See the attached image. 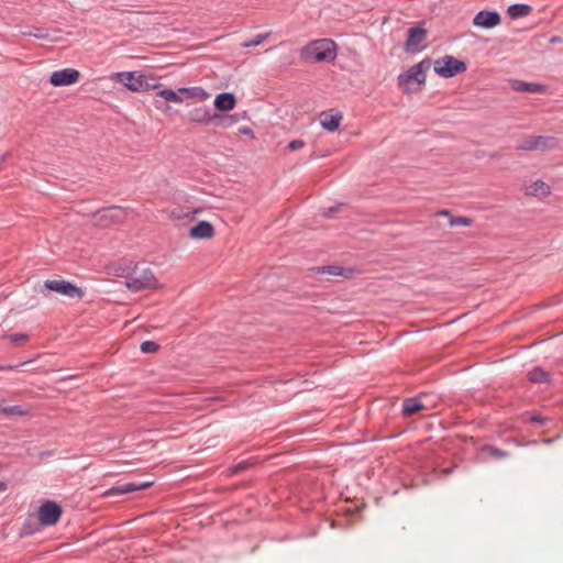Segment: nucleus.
Segmentation results:
<instances>
[{"instance_id":"nucleus-1","label":"nucleus","mask_w":563,"mask_h":563,"mask_svg":"<svg viewBox=\"0 0 563 563\" xmlns=\"http://www.w3.org/2000/svg\"><path fill=\"white\" fill-rule=\"evenodd\" d=\"M431 66V59L426 58L418 64L409 67L406 71L398 75V86L406 93L420 91L426 85V73Z\"/></svg>"},{"instance_id":"nucleus-2","label":"nucleus","mask_w":563,"mask_h":563,"mask_svg":"<svg viewBox=\"0 0 563 563\" xmlns=\"http://www.w3.org/2000/svg\"><path fill=\"white\" fill-rule=\"evenodd\" d=\"M300 57L306 62H331L336 57V44L330 38L316 40L301 48Z\"/></svg>"},{"instance_id":"nucleus-3","label":"nucleus","mask_w":563,"mask_h":563,"mask_svg":"<svg viewBox=\"0 0 563 563\" xmlns=\"http://www.w3.org/2000/svg\"><path fill=\"white\" fill-rule=\"evenodd\" d=\"M125 286L133 292L156 289L159 284L150 267H139L137 265L125 276Z\"/></svg>"},{"instance_id":"nucleus-4","label":"nucleus","mask_w":563,"mask_h":563,"mask_svg":"<svg viewBox=\"0 0 563 563\" xmlns=\"http://www.w3.org/2000/svg\"><path fill=\"white\" fill-rule=\"evenodd\" d=\"M189 119L196 123H212L218 128H229L236 122L233 115L218 114L208 107H199L189 113Z\"/></svg>"},{"instance_id":"nucleus-5","label":"nucleus","mask_w":563,"mask_h":563,"mask_svg":"<svg viewBox=\"0 0 563 563\" xmlns=\"http://www.w3.org/2000/svg\"><path fill=\"white\" fill-rule=\"evenodd\" d=\"M434 73L442 78H452L467 69L464 60L457 59L452 55H445L433 63Z\"/></svg>"},{"instance_id":"nucleus-6","label":"nucleus","mask_w":563,"mask_h":563,"mask_svg":"<svg viewBox=\"0 0 563 563\" xmlns=\"http://www.w3.org/2000/svg\"><path fill=\"white\" fill-rule=\"evenodd\" d=\"M428 33L422 25H415L408 29L407 40L404 49L408 54H417L422 52L427 45L424 44Z\"/></svg>"},{"instance_id":"nucleus-7","label":"nucleus","mask_w":563,"mask_h":563,"mask_svg":"<svg viewBox=\"0 0 563 563\" xmlns=\"http://www.w3.org/2000/svg\"><path fill=\"white\" fill-rule=\"evenodd\" d=\"M44 286L49 291H55L69 298H82L84 296L81 288L64 279H47Z\"/></svg>"},{"instance_id":"nucleus-8","label":"nucleus","mask_w":563,"mask_h":563,"mask_svg":"<svg viewBox=\"0 0 563 563\" xmlns=\"http://www.w3.org/2000/svg\"><path fill=\"white\" fill-rule=\"evenodd\" d=\"M60 516L62 507L53 500H45L38 508V519L44 527L54 526Z\"/></svg>"},{"instance_id":"nucleus-9","label":"nucleus","mask_w":563,"mask_h":563,"mask_svg":"<svg viewBox=\"0 0 563 563\" xmlns=\"http://www.w3.org/2000/svg\"><path fill=\"white\" fill-rule=\"evenodd\" d=\"M119 75L124 78L123 84L131 91L142 92L155 87L147 81L143 74L137 71H126Z\"/></svg>"},{"instance_id":"nucleus-10","label":"nucleus","mask_w":563,"mask_h":563,"mask_svg":"<svg viewBox=\"0 0 563 563\" xmlns=\"http://www.w3.org/2000/svg\"><path fill=\"white\" fill-rule=\"evenodd\" d=\"M124 217V209L118 206L100 209L93 214L96 222L102 225L120 222Z\"/></svg>"},{"instance_id":"nucleus-11","label":"nucleus","mask_w":563,"mask_h":563,"mask_svg":"<svg viewBox=\"0 0 563 563\" xmlns=\"http://www.w3.org/2000/svg\"><path fill=\"white\" fill-rule=\"evenodd\" d=\"M79 71L74 68H64L54 71L49 77V82L54 87L69 86L77 82Z\"/></svg>"},{"instance_id":"nucleus-12","label":"nucleus","mask_w":563,"mask_h":563,"mask_svg":"<svg viewBox=\"0 0 563 563\" xmlns=\"http://www.w3.org/2000/svg\"><path fill=\"white\" fill-rule=\"evenodd\" d=\"M501 22L500 14L497 11L482 10L476 13L473 24L483 29H492Z\"/></svg>"},{"instance_id":"nucleus-13","label":"nucleus","mask_w":563,"mask_h":563,"mask_svg":"<svg viewBox=\"0 0 563 563\" xmlns=\"http://www.w3.org/2000/svg\"><path fill=\"white\" fill-rule=\"evenodd\" d=\"M151 485H152L151 482H145V483H141V484H136V483L118 484V485H114V486L110 487L109 489H107L103 493V496L109 497V496L130 494V493H133L136 490L147 488Z\"/></svg>"},{"instance_id":"nucleus-14","label":"nucleus","mask_w":563,"mask_h":563,"mask_svg":"<svg viewBox=\"0 0 563 563\" xmlns=\"http://www.w3.org/2000/svg\"><path fill=\"white\" fill-rule=\"evenodd\" d=\"M157 96L161 97L163 100H155V107L158 110H162L163 112H167V110L169 109L166 101L175 103H181L184 101L183 97L179 93L169 88L158 90Z\"/></svg>"},{"instance_id":"nucleus-15","label":"nucleus","mask_w":563,"mask_h":563,"mask_svg":"<svg viewBox=\"0 0 563 563\" xmlns=\"http://www.w3.org/2000/svg\"><path fill=\"white\" fill-rule=\"evenodd\" d=\"M523 189L527 196L544 198L550 195V186L541 179H537L529 185H525Z\"/></svg>"},{"instance_id":"nucleus-16","label":"nucleus","mask_w":563,"mask_h":563,"mask_svg":"<svg viewBox=\"0 0 563 563\" xmlns=\"http://www.w3.org/2000/svg\"><path fill=\"white\" fill-rule=\"evenodd\" d=\"M189 233L194 239H209L213 236L214 229L210 222L202 220L194 225Z\"/></svg>"},{"instance_id":"nucleus-17","label":"nucleus","mask_w":563,"mask_h":563,"mask_svg":"<svg viewBox=\"0 0 563 563\" xmlns=\"http://www.w3.org/2000/svg\"><path fill=\"white\" fill-rule=\"evenodd\" d=\"M511 88L518 92H529V93H542L545 91V86L537 82H528L523 80H514L511 84Z\"/></svg>"},{"instance_id":"nucleus-18","label":"nucleus","mask_w":563,"mask_h":563,"mask_svg":"<svg viewBox=\"0 0 563 563\" xmlns=\"http://www.w3.org/2000/svg\"><path fill=\"white\" fill-rule=\"evenodd\" d=\"M214 107L220 111H229L235 107L236 100L232 92H221L214 98Z\"/></svg>"},{"instance_id":"nucleus-19","label":"nucleus","mask_w":563,"mask_h":563,"mask_svg":"<svg viewBox=\"0 0 563 563\" xmlns=\"http://www.w3.org/2000/svg\"><path fill=\"white\" fill-rule=\"evenodd\" d=\"M342 121V114L336 112L334 114L323 113L320 119L321 126L329 132H334L339 129Z\"/></svg>"},{"instance_id":"nucleus-20","label":"nucleus","mask_w":563,"mask_h":563,"mask_svg":"<svg viewBox=\"0 0 563 563\" xmlns=\"http://www.w3.org/2000/svg\"><path fill=\"white\" fill-rule=\"evenodd\" d=\"M316 272L318 274H329L332 276H344V277H351L352 276V269L351 268H344L336 265H327L317 267Z\"/></svg>"},{"instance_id":"nucleus-21","label":"nucleus","mask_w":563,"mask_h":563,"mask_svg":"<svg viewBox=\"0 0 563 563\" xmlns=\"http://www.w3.org/2000/svg\"><path fill=\"white\" fill-rule=\"evenodd\" d=\"M528 378L532 383L543 384L549 383L551 380V375L542 367L536 366L528 372Z\"/></svg>"},{"instance_id":"nucleus-22","label":"nucleus","mask_w":563,"mask_h":563,"mask_svg":"<svg viewBox=\"0 0 563 563\" xmlns=\"http://www.w3.org/2000/svg\"><path fill=\"white\" fill-rule=\"evenodd\" d=\"M532 11L531 5L526 3H514L508 7L507 13L511 19H518L530 14Z\"/></svg>"},{"instance_id":"nucleus-23","label":"nucleus","mask_w":563,"mask_h":563,"mask_svg":"<svg viewBox=\"0 0 563 563\" xmlns=\"http://www.w3.org/2000/svg\"><path fill=\"white\" fill-rule=\"evenodd\" d=\"M423 408L422 402L417 397L407 398L402 402L404 416H412Z\"/></svg>"},{"instance_id":"nucleus-24","label":"nucleus","mask_w":563,"mask_h":563,"mask_svg":"<svg viewBox=\"0 0 563 563\" xmlns=\"http://www.w3.org/2000/svg\"><path fill=\"white\" fill-rule=\"evenodd\" d=\"M537 151H545L556 146L558 140L553 136L534 135Z\"/></svg>"},{"instance_id":"nucleus-25","label":"nucleus","mask_w":563,"mask_h":563,"mask_svg":"<svg viewBox=\"0 0 563 563\" xmlns=\"http://www.w3.org/2000/svg\"><path fill=\"white\" fill-rule=\"evenodd\" d=\"M179 91L186 92L191 98L200 101L206 100L209 97V93L201 87L180 88Z\"/></svg>"},{"instance_id":"nucleus-26","label":"nucleus","mask_w":563,"mask_h":563,"mask_svg":"<svg viewBox=\"0 0 563 563\" xmlns=\"http://www.w3.org/2000/svg\"><path fill=\"white\" fill-rule=\"evenodd\" d=\"M29 412V409L24 406L15 405V406H3L2 413L5 416H18L22 417Z\"/></svg>"},{"instance_id":"nucleus-27","label":"nucleus","mask_w":563,"mask_h":563,"mask_svg":"<svg viewBox=\"0 0 563 563\" xmlns=\"http://www.w3.org/2000/svg\"><path fill=\"white\" fill-rule=\"evenodd\" d=\"M534 135L527 136L522 140V142L517 146L518 150L522 151H537Z\"/></svg>"},{"instance_id":"nucleus-28","label":"nucleus","mask_w":563,"mask_h":563,"mask_svg":"<svg viewBox=\"0 0 563 563\" xmlns=\"http://www.w3.org/2000/svg\"><path fill=\"white\" fill-rule=\"evenodd\" d=\"M250 466H251V462H249V461H241V462L230 466L227 472H228L229 475H235L238 473L244 472Z\"/></svg>"},{"instance_id":"nucleus-29","label":"nucleus","mask_w":563,"mask_h":563,"mask_svg":"<svg viewBox=\"0 0 563 563\" xmlns=\"http://www.w3.org/2000/svg\"><path fill=\"white\" fill-rule=\"evenodd\" d=\"M24 34L38 40H45L48 37V32L44 27H33L32 30L24 32Z\"/></svg>"},{"instance_id":"nucleus-30","label":"nucleus","mask_w":563,"mask_h":563,"mask_svg":"<svg viewBox=\"0 0 563 563\" xmlns=\"http://www.w3.org/2000/svg\"><path fill=\"white\" fill-rule=\"evenodd\" d=\"M449 223L451 227H457V225L470 227L473 223V220L467 217H451Z\"/></svg>"},{"instance_id":"nucleus-31","label":"nucleus","mask_w":563,"mask_h":563,"mask_svg":"<svg viewBox=\"0 0 563 563\" xmlns=\"http://www.w3.org/2000/svg\"><path fill=\"white\" fill-rule=\"evenodd\" d=\"M158 349H159L158 343H156L155 341H151V340L142 342L141 346H140V350L142 353H154Z\"/></svg>"},{"instance_id":"nucleus-32","label":"nucleus","mask_w":563,"mask_h":563,"mask_svg":"<svg viewBox=\"0 0 563 563\" xmlns=\"http://www.w3.org/2000/svg\"><path fill=\"white\" fill-rule=\"evenodd\" d=\"M268 37V34H257L254 38L250 40L249 42H244L242 44L243 47H255L260 44H262L266 38Z\"/></svg>"},{"instance_id":"nucleus-33","label":"nucleus","mask_w":563,"mask_h":563,"mask_svg":"<svg viewBox=\"0 0 563 563\" xmlns=\"http://www.w3.org/2000/svg\"><path fill=\"white\" fill-rule=\"evenodd\" d=\"M9 339L11 340V342L15 344H23L24 342L27 341L29 336L25 333H14L11 334Z\"/></svg>"},{"instance_id":"nucleus-34","label":"nucleus","mask_w":563,"mask_h":563,"mask_svg":"<svg viewBox=\"0 0 563 563\" xmlns=\"http://www.w3.org/2000/svg\"><path fill=\"white\" fill-rule=\"evenodd\" d=\"M305 146V142L301 140H292L288 144V148L290 151H297L299 148H302Z\"/></svg>"},{"instance_id":"nucleus-35","label":"nucleus","mask_w":563,"mask_h":563,"mask_svg":"<svg viewBox=\"0 0 563 563\" xmlns=\"http://www.w3.org/2000/svg\"><path fill=\"white\" fill-rule=\"evenodd\" d=\"M489 451L492 452V454L494 456H497V457H505L507 455V452H505L500 449H497V448H489Z\"/></svg>"},{"instance_id":"nucleus-36","label":"nucleus","mask_w":563,"mask_h":563,"mask_svg":"<svg viewBox=\"0 0 563 563\" xmlns=\"http://www.w3.org/2000/svg\"><path fill=\"white\" fill-rule=\"evenodd\" d=\"M531 421L536 422V423H539V424H542V423H544L545 419L543 417H541V416L533 415L531 417Z\"/></svg>"},{"instance_id":"nucleus-37","label":"nucleus","mask_w":563,"mask_h":563,"mask_svg":"<svg viewBox=\"0 0 563 563\" xmlns=\"http://www.w3.org/2000/svg\"><path fill=\"white\" fill-rule=\"evenodd\" d=\"M339 207H330L329 209H327L325 211H323V216L324 217H331L338 209Z\"/></svg>"},{"instance_id":"nucleus-38","label":"nucleus","mask_w":563,"mask_h":563,"mask_svg":"<svg viewBox=\"0 0 563 563\" xmlns=\"http://www.w3.org/2000/svg\"><path fill=\"white\" fill-rule=\"evenodd\" d=\"M438 214L442 216V217H448L449 220L451 219V217H453L449 210H441V211H439Z\"/></svg>"},{"instance_id":"nucleus-39","label":"nucleus","mask_w":563,"mask_h":563,"mask_svg":"<svg viewBox=\"0 0 563 563\" xmlns=\"http://www.w3.org/2000/svg\"><path fill=\"white\" fill-rule=\"evenodd\" d=\"M241 133L244 135L253 136V131L250 128L242 129Z\"/></svg>"},{"instance_id":"nucleus-40","label":"nucleus","mask_w":563,"mask_h":563,"mask_svg":"<svg viewBox=\"0 0 563 563\" xmlns=\"http://www.w3.org/2000/svg\"><path fill=\"white\" fill-rule=\"evenodd\" d=\"M561 41H562V40H561V37H559V36H553V37H551V40H550V42H551L552 44L561 43Z\"/></svg>"},{"instance_id":"nucleus-41","label":"nucleus","mask_w":563,"mask_h":563,"mask_svg":"<svg viewBox=\"0 0 563 563\" xmlns=\"http://www.w3.org/2000/svg\"><path fill=\"white\" fill-rule=\"evenodd\" d=\"M7 489V484L4 482H0V493Z\"/></svg>"},{"instance_id":"nucleus-42","label":"nucleus","mask_w":563,"mask_h":563,"mask_svg":"<svg viewBox=\"0 0 563 563\" xmlns=\"http://www.w3.org/2000/svg\"><path fill=\"white\" fill-rule=\"evenodd\" d=\"M544 442L549 444V443H552L553 440L552 439H547V440H544Z\"/></svg>"},{"instance_id":"nucleus-43","label":"nucleus","mask_w":563,"mask_h":563,"mask_svg":"<svg viewBox=\"0 0 563 563\" xmlns=\"http://www.w3.org/2000/svg\"><path fill=\"white\" fill-rule=\"evenodd\" d=\"M3 406L0 405V413H2Z\"/></svg>"}]
</instances>
